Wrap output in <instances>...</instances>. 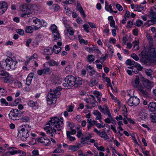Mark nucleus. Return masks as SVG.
I'll return each instance as SVG.
<instances>
[{
    "label": "nucleus",
    "mask_w": 156,
    "mask_h": 156,
    "mask_svg": "<svg viewBox=\"0 0 156 156\" xmlns=\"http://www.w3.org/2000/svg\"><path fill=\"white\" fill-rule=\"evenodd\" d=\"M140 100L135 96L131 97L128 101L127 103L130 106H137L139 104Z\"/></svg>",
    "instance_id": "0eeeda50"
},
{
    "label": "nucleus",
    "mask_w": 156,
    "mask_h": 156,
    "mask_svg": "<svg viewBox=\"0 0 156 156\" xmlns=\"http://www.w3.org/2000/svg\"><path fill=\"white\" fill-rule=\"evenodd\" d=\"M135 7L137 9L136 11L138 12H141L142 10L144 9V7L143 6H141L140 5H136L135 6Z\"/></svg>",
    "instance_id": "37998d69"
},
{
    "label": "nucleus",
    "mask_w": 156,
    "mask_h": 156,
    "mask_svg": "<svg viewBox=\"0 0 156 156\" xmlns=\"http://www.w3.org/2000/svg\"><path fill=\"white\" fill-rule=\"evenodd\" d=\"M32 79L27 78L26 80V84L28 86H29L31 83Z\"/></svg>",
    "instance_id": "6e6d98bb"
},
{
    "label": "nucleus",
    "mask_w": 156,
    "mask_h": 156,
    "mask_svg": "<svg viewBox=\"0 0 156 156\" xmlns=\"http://www.w3.org/2000/svg\"><path fill=\"white\" fill-rule=\"evenodd\" d=\"M137 89L138 92L141 95L144 97H147L148 96V90H149L146 88L142 86L141 87H139Z\"/></svg>",
    "instance_id": "1a4fd4ad"
},
{
    "label": "nucleus",
    "mask_w": 156,
    "mask_h": 156,
    "mask_svg": "<svg viewBox=\"0 0 156 156\" xmlns=\"http://www.w3.org/2000/svg\"><path fill=\"white\" fill-rule=\"evenodd\" d=\"M63 152V151L62 150L60 149H55L53 153H62Z\"/></svg>",
    "instance_id": "e2e57ef3"
},
{
    "label": "nucleus",
    "mask_w": 156,
    "mask_h": 156,
    "mask_svg": "<svg viewBox=\"0 0 156 156\" xmlns=\"http://www.w3.org/2000/svg\"><path fill=\"white\" fill-rule=\"evenodd\" d=\"M28 106L32 107H34L36 109L38 108V105L37 101H34L33 100H30L28 102Z\"/></svg>",
    "instance_id": "2eb2a0df"
},
{
    "label": "nucleus",
    "mask_w": 156,
    "mask_h": 156,
    "mask_svg": "<svg viewBox=\"0 0 156 156\" xmlns=\"http://www.w3.org/2000/svg\"><path fill=\"white\" fill-rule=\"evenodd\" d=\"M140 79L138 76H137L136 77L135 80L133 83V84L134 87L138 88L139 87H141V85L139 84Z\"/></svg>",
    "instance_id": "4468645a"
},
{
    "label": "nucleus",
    "mask_w": 156,
    "mask_h": 156,
    "mask_svg": "<svg viewBox=\"0 0 156 156\" xmlns=\"http://www.w3.org/2000/svg\"><path fill=\"white\" fill-rule=\"evenodd\" d=\"M148 108L151 112L155 111L156 109V103L153 102H150L149 104Z\"/></svg>",
    "instance_id": "dca6fc26"
},
{
    "label": "nucleus",
    "mask_w": 156,
    "mask_h": 156,
    "mask_svg": "<svg viewBox=\"0 0 156 156\" xmlns=\"http://www.w3.org/2000/svg\"><path fill=\"white\" fill-rule=\"evenodd\" d=\"M33 22L35 24H37V26L42 27L43 26L42 22L37 18H36L34 20H33Z\"/></svg>",
    "instance_id": "a878e982"
},
{
    "label": "nucleus",
    "mask_w": 156,
    "mask_h": 156,
    "mask_svg": "<svg viewBox=\"0 0 156 156\" xmlns=\"http://www.w3.org/2000/svg\"><path fill=\"white\" fill-rule=\"evenodd\" d=\"M116 7L119 11H122L123 9L122 7L119 4H117L116 5Z\"/></svg>",
    "instance_id": "3c124183"
},
{
    "label": "nucleus",
    "mask_w": 156,
    "mask_h": 156,
    "mask_svg": "<svg viewBox=\"0 0 156 156\" xmlns=\"http://www.w3.org/2000/svg\"><path fill=\"white\" fill-rule=\"evenodd\" d=\"M32 153L33 155V156H39V154L38 151L36 149H34L32 151Z\"/></svg>",
    "instance_id": "8fccbe9b"
},
{
    "label": "nucleus",
    "mask_w": 156,
    "mask_h": 156,
    "mask_svg": "<svg viewBox=\"0 0 156 156\" xmlns=\"http://www.w3.org/2000/svg\"><path fill=\"white\" fill-rule=\"evenodd\" d=\"M20 8L23 12H30V9L28 8L27 4H23L21 5Z\"/></svg>",
    "instance_id": "ddd939ff"
},
{
    "label": "nucleus",
    "mask_w": 156,
    "mask_h": 156,
    "mask_svg": "<svg viewBox=\"0 0 156 156\" xmlns=\"http://www.w3.org/2000/svg\"><path fill=\"white\" fill-rule=\"evenodd\" d=\"M7 6L5 2L0 3V15H2L7 9Z\"/></svg>",
    "instance_id": "f8f14e48"
},
{
    "label": "nucleus",
    "mask_w": 156,
    "mask_h": 156,
    "mask_svg": "<svg viewBox=\"0 0 156 156\" xmlns=\"http://www.w3.org/2000/svg\"><path fill=\"white\" fill-rule=\"evenodd\" d=\"M65 81V83L63 84V85L66 89H70L73 86L76 87H80L82 83V79L81 78H75L72 75L66 76Z\"/></svg>",
    "instance_id": "f03ea898"
},
{
    "label": "nucleus",
    "mask_w": 156,
    "mask_h": 156,
    "mask_svg": "<svg viewBox=\"0 0 156 156\" xmlns=\"http://www.w3.org/2000/svg\"><path fill=\"white\" fill-rule=\"evenodd\" d=\"M17 136L20 138L21 140L26 141L29 136V133L20 129L18 131Z\"/></svg>",
    "instance_id": "423d86ee"
},
{
    "label": "nucleus",
    "mask_w": 156,
    "mask_h": 156,
    "mask_svg": "<svg viewBox=\"0 0 156 156\" xmlns=\"http://www.w3.org/2000/svg\"><path fill=\"white\" fill-rule=\"evenodd\" d=\"M143 22L141 20H137L135 23V25L137 27H140L143 23Z\"/></svg>",
    "instance_id": "e433bc0d"
},
{
    "label": "nucleus",
    "mask_w": 156,
    "mask_h": 156,
    "mask_svg": "<svg viewBox=\"0 0 156 156\" xmlns=\"http://www.w3.org/2000/svg\"><path fill=\"white\" fill-rule=\"evenodd\" d=\"M69 132L70 133L69 135H74L76 133V130L74 129H71V131H66V135H67V132Z\"/></svg>",
    "instance_id": "13d9d810"
},
{
    "label": "nucleus",
    "mask_w": 156,
    "mask_h": 156,
    "mask_svg": "<svg viewBox=\"0 0 156 156\" xmlns=\"http://www.w3.org/2000/svg\"><path fill=\"white\" fill-rule=\"evenodd\" d=\"M131 69L132 70V71L135 74H136L138 73V71L134 66L131 67Z\"/></svg>",
    "instance_id": "0e129e2a"
},
{
    "label": "nucleus",
    "mask_w": 156,
    "mask_h": 156,
    "mask_svg": "<svg viewBox=\"0 0 156 156\" xmlns=\"http://www.w3.org/2000/svg\"><path fill=\"white\" fill-rule=\"evenodd\" d=\"M88 24L92 28H96V25L93 23L89 22Z\"/></svg>",
    "instance_id": "69168bd1"
},
{
    "label": "nucleus",
    "mask_w": 156,
    "mask_h": 156,
    "mask_svg": "<svg viewBox=\"0 0 156 156\" xmlns=\"http://www.w3.org/2000/svg\"><path fill=\"white\" fill-rule=\"evenodd\" d=\"M148 58L151 61L153 60L154 58H156V51L153 50L150 52Z\"/></svg>",
    "instance_id": "f3484780"
},
{
    "label": "nucleus",
    "mask_w": 156,
    "mask_h": 156,
    "mask_svg": "<svg viewBox=\"0 0 156 156\" xmlns=\"http://www.w3.org/2000/svg\"><path fill=\"white\" fill-rule=\"evenodd\" d=\"M18 153L20 154V155L21 156H24L26 154V153L25 152L19 150H18Z\"/></svg>",
    "instance_id": "052dcab7"
},
{
    "label": "nucleus",
    "mask_w": 156,
    "mask_h": 156,
    "mask_svg": "<svg viewBox=\"0 0 156 156\" xmlns=\"http://www.w3.org/2000/svg\"><path fill=\"white\" fill-rule=\"evenodd\" d=\"M126 63L128 65H133L135 64V62L130 59H128L126 61Z\"/></svg>",
    "instance_id": "72a5a7b5"
},
{
    "label": "nucleus",
    "mask_w": 156,
    "mask_h": 156,
    "mask_svg": "<svg viewBox=\"0 0 156 156\" xmlns=\"http://www.w3.org/2000/svg\"><path fill=\"white\" fill-rule=\"evenodd\" d=\"M24 13L22 14L21 15V17H23L24 16L26 15H27L28 17H31L32 16V14L30 12H23Z\"/></svg>",
    "instance_id": "ea45409f"
},
{
    "label": "nucleus",
    "mask_w": 156,
    "mask_h": 156,
    "mask_svg": "<svg viewBox=\"0 0 156 156\" xmlns=\"http://www.w3.org/2000/svg\"><path fill=\"white\" fill-rule=\"evenodd\" d=\"M49 64L50 66H59V63L56 62L53 59L50 60L48 62H47Z\"/></svg>",
    "instance_id": "6ab92c4d"
},
{
    "label": "nucleus",
    "mask_w": 156,
    "mask_h": 156,
    "mask_svg": "<svg viewBox=\"0 0 156 156\" xmlns=\"http://www.w3.org/2000/svg\"><path fill=\"white\" fill-rule=\"evenodd\" d=\"M0 75L3 76V77H11L9 73L4 71H2L1 72Z\"/></svg>",
    "instance_id": "2f4dec72"
},
{
    "label": "nucleus",
    "mask_w": 156,
    "mask_h": 156,
    "mask_svg": "<svg viewBox=\"0 0 156 156\" xmlns=\"http://www.w3.org/2000/svg\"><path fill=\"white\" fill-rule=\"evenodd\" d=\"M1 103L3 104H5L6 106L8 105V103L6 100L4 98H2L0 100Z\"/></svg>",
    "instance_id": "4d7b16f0"
},
{
    "label": "nucleus",
    "mask_w": 156,
    "mask_h": 156,
    "mask_svg": "<svg viewBox=\"0 0 156 156\" xmlns=\"http://www.w3.org/2000/svg\"><path fill=\"white\" fill-rule=\"evenodd\" d=\"M70 133L69 132H67V136L68 139L70 141H74L76 140L75 137L73 136L72 135H69Z\"/></svg>",
    "instance_id": "c756f323"
},
{
    "label": "nucleus",
    "mask_w": 156,
    "mask_h": 156,
    "mask_svg": "<svg viewBox=\"0 0 156 156\" xmlns=\"http://www.w3.org/2000/svg\"><path fill=\"white\" fill-rule=\"evenodd\" d=\"M93 113L94 115L97 116L95 118L96 120H100L101 119V115L98 111L94 110Z\"/></svg>",
    "instance_id": "aec40b11"
},
{
    "label": "nucleus",
    "mask_w": 156,
    "mask_h": 156,
    "mask_svg": "<svg viewBox=\"0 0 156 156\" xmlns=\"http://www.w3.org/2000/svg\"><path fill=\"white\" fill-rule=\"evenodd\" d=\"M36 139L35 138H32L31 140L29 142L28 144L30 145H34L36 144Z\"/></svg>",
    "instance_id": "79ce46f5"
},
{
    "label": "nucleus",
    "mask_w": 156,
    "mask_h": 156,
    "mask_svg": "<svg viewBox=\"0 0 156 156\" xmlns=\"http://www.w3.org/2000/svg\"><path fill=\"white\" fill-rule=\"evenodd\" d=\"M17 33L21 35H23L24 34V31L22 29H19L16 30Z\"/></svg>",
    "instance_id": "de8ad7c7"
},
{
    "label": "nucleus",
    "mask_w": 156,
    "mask_h": 156,
    "mask_svg": "<svg viewBox=\"0 0 156 156\" xmlns=\"http://www.w3.org/2000/svg\"><path fill=\"white\" fill-rule=\"evenodd\" d=\"M44 74H48L51 71L49 67H47L42 69Z\"/></svg>",
    "instance_id": "58836bf2"
},
{
    "label": "nucleus",
    "mask_w": 156,
    "mask_h": 156,
    "mask_svg": "<svg viewBox=\"0 0 156 156\" xmlns=\"http://www.w3.org/2000/svg\"><path fill=\"white\" fill-rule=\"evenodd\" d=\"M133 24V21L131 22L130 21H129L127 23V25L126 26V27L127 28H131Z\"/></svg>",
    "instance_id": "603ef678"
},
{
    "label": "nucleus",
    "mask_w": 156,
    "mask_h": 156,
    "mask_svg": "<svg viewBox=\"0 0 156 156\" xmlns=\"http://www.w3.org/2000/svg\"><path fill=\"white\" fill-rule=\"evenodd\" d=\"M83 27L84 29V30L87 32V33H88L89 31L88 30L89 28V26L87 24H84L83 25Z\"/></svg>",
    "instance_id": "864d4df0"
},
{
    "label": "nucleus",
    "mask_w": 156,
    "mask_h": 156,
    "mask_svg": "<svg viewBox=\"0 0 156 156\" xmlns=\"http://www.w3.org/2000/svg\"><path fill=\"white\" fill-rule=\"evenodd\" d=\"M93 94L95 95L96 96H101V95L102 94L101 93H100L99 92H98L97 91H96V90L94 91L93 92Z\"/></svg>",
    "instance_id": "680f3d73"
},
{
    "label": "nucleus",
    "mask_w": 156,
    "mask_h": 156,
    "mask_svg": "<svg viewBox=\"0 0 156 156\" xmlns=\"http://www.w3.org/2000/svg\"><path fill=\"white\" fill-rule=\"evenodd\" d=\"M145 72L147 75L149 76L151 79L153 78L154 77V73L152 70L151 69H146L145 70Z\"/></svg>",
    "instance_id": "412c9836"
},
{
    "label": "nucleus",
    "mask_w": 156,
    "mask_h": 156,
    "mask_svg": "<svg viewBox=\"0 0 156 156\" xmlns=\"http://www.w3.org/2000/svg\"><path fill=\"white\" fill-rule=\"evenodd\" d=\"M75 0H66V1L63 2V3L65 4H71L74 2Z\"/></svg>",
    "instance_id": "49530a36"
},
{
    "label": "nucleus",
    "mask_w": 156,
    "mask_h": 156,
    "mask_svg": "<svg viewBox=\"0 0 156 156\" xmlns=\"http://www.w3.org/2000/svg\"><path fill=\"white\" fill-rule=\"evenodd\" d=\"M98 81L96 78H91L90 80V83H88V84L91 87L95 85L98 83Z\"/></svg>",
    "instance_id": "a211bd4d"
},
{
    "label": "nucleus",
    "mask_w": 156,
    "mask_h": 156,
    "mask_svg": "<svg viewBox=\"0 0 156 156\" xmlns=\"http://www.w3.org/2000/svg\"><path fill=\"white\" fill-rule=\"evenodd\" d=\"M77 10L79 11L81 14L84 17H86V14H85L82 8L81 9H77Z\"/></svg>",
    "instance_id": "09e8293b"
},
{
    "label": "nucleus",
    "mask_w": 156,
    "mask_h": 156,
    "mask_svg": "<svg viewBox=\"0 0 156 156\" xmlns=\"http://www.w3.org/2000/svg\"><path fill=\"white\" fill-rule=\"evenodd\" d=\"M34 31L33 27L30 26H27L25 28V32L27 33H31Z\"/></svg>",
    "instance_id": "cd10ccee"
},
{
    "label": "nucleus",
    "mask_w": 156,
    "mask_h": 156,
    "mask_svg": "<svg viewBox=\"0 0 156 156\" xmlns=\"http://www.w3.org/2000/svg\"><path fill=\"white\" fill-rule=\"evenodd\" d=\"M78 147L76 146V145H70L69 147V150L72 151L73 152L76 151Z\"/></svg>",
    "instance_id": "c85d7f7f"
},
{
    "label": "nucleus",
    "mask_w": 156,
    "mask_h": 156,
    "mask_svg": "<svg viewBox=\"0 0 156 156\" xmlns=\"http://www.w3.org/2000/svg\"><path fill=\"white\" fill-rule=\"evenodd\" d=\"M137 71H141L142 69V67L141 65L137 63H136L135 65L134 66Z\"/></svg>",
    "instance_id": "a19ab883"
},
{
    "label": "nucleus",
    "mask_w": 156,
    "mask_h": 156,
    "mask_svg": "<svg viewBox=\"0 0 156 156\" xmlns=\"http://www.w3.org/2000/svg\"><path fill=\"white\" fill-rule=\"evenodd\" d=\"M60 88L56 87L53 91H50L47 95V101L49 104H55L57 98L59 97L60 94V92L61 90Z\"/></svg>",
    "instance_id": "20e7f679"
},
{
    "label": "nucleus",
    "mask_w": 156,
    "mask_h": 156,
    "mask_svg": "<svg viewBox=\"0 0 156 156\" xmlns=\"http://www.w3.org/2000/svg\"><path fill=\"white\" fill-rule=\"evenodd\" d=\"M65 9L66 10V14L67 15H70L71 14L72 12L70 9L68 8L66 6L65 7Z\"/></svg>",
    "instance_id": "c03bdc74"
},
{
    "label": "nucleus",
    "mask_w": 156,
    "mask_h": 156,
    "mask_svg": "<svg viewBox=\"0 0 156 156\" xmlns=\"http://www.w3.org/2000/svg\"><path fill=\"white\" fill-rule=\"evenodd\" d=\"M19 111L17 109H16L11 110L9 114V119L13 120L19 119L20 115H21Z\"/></svg>",
    "instance_id": "39448f33"
},
{
    "label": "nucleus",
    "mask_w": 156,
    "mask_h": 156,
    "mask_svg": "<svg viewBox=\"0 0 156 156\" xmlns=\"http://www.w3.org/2000/svg\"><path fill=\"white\" fill-rule=\"evenodd\" d=\"M151 118L152 121L156 123V114L152 113L151 115Z\"/></svg>",
    "instance_id": "c9c22d12"
},
{
    "label": "nucleus",
    "mask_w": 156,
    "mask_h": 156,
    "mask_svg": "<svg viewBox=\"0 0 156 156\" xmlns=\"http://www.w3.org/2000/svg\"><path fill=\"white\" fill-rule=\"evenodd\" d=\"M17 63L15 59L9 57L5 60L0 62V65L2 68L7 70H9L11 69L14 70L16 68V65Z\"/></svg>",
    "instance_id": "7ed1b4c3"
},
{
    "label": "nucleus",
    "mask_w": 156,
    "mask_h": 156,
    "mask_svg": "<svg viewBox=\"0 0 156 156\" xmlns=\"http://www.w3.org/2000/svg\"><path fill=\"white\" fill-rule=\"evenodd\" d=\"M98 135L101 137L104 138L105 140H107L108 138V136L104 131L100 132Z\"/></svg>",
    "instance_id": "b1692460"
},
{
    "label": "nucleus",
    "mask_w": 156,
    "mask_h": 156,
    "mask_svg": "<svg viewBox=\"0 0 156 156\" xmlns=\"http://www.w3.org/2000/svg\"><path fill=\"white\" fill-rule=\"evenodd\" d=\"M108 7V9H109V11H108L110 13H112V12H114L115 13H117V11H113V10L112 9V6L111 5H109Z\"/></svg>",
    "instance_id": "5fc2aeb1"
},
{
    "label": "nucleus",
    "mask_w": 156,
    "mask_h": 156,
    "mask_svg": "<svg viewBox=\"0 0 156 156\" xmlns=\"http://www.w3.org/2000/svg\"><path fill=\"white\" fill-rule=\"evenodd\" d=\"M61 48L55 45L53 47V50L55 53L57 54L61 51Z\"/></svg>",
    "instance_id": "5701e85b"
},
{
    "label": "nucleus",
    "mask_w": 156,
    "mask_h": 156,
    "mask_svg": "<svg viewBox=\"0 0 156 156\" xmlns=\"http://www.w3.org/2000/svg\"><path fill=\"white\" fill-rule=\"evenodd\" d=\"M45 125L44 129L52 137L56 133V130H61V127L63 126V119L61 118L53 117Z\"/></svg>",
    "instance_id": "f257e3e1"
},
{
    "label": "nucleus",
    "mask_w": 156,
    "mask_h": 156,
    "mask_svg": "<svg viewBox=\"0 0 156 156\" xmlns=\"http://www.w3.org/2000/svg\"><path fill=\"white\" fill-rule=\"evenodd\" d=\"M66 28L70 35L72 36L74 34V31L72 28L70 27L69 25L66 26Z\"/></svg>",
    "instance_id": "393cba45"
},
{
    "label": "nucleus",
    "mask_w": 156,
    "mask_h": 156,
    "mask_svg": "<svg viewBox=\"0 0 156 156\" xmlns=\"http://www.w3.org/2000/svg\"><path fill=\"white\" fill-rule=\"evenodd\" d=\"M95 57L93 55H89L88 56V62H91L94 61V60Z\"/></svg>",
    "instance_id": "473e14b6"
},
{
    "label": "nucleus",
    "mask_w": 156,
    "mask_h": 156,
    "mask_svg": "<svg viewBox=\"0 0 156 156\" xmlns=\"http://www.w3.org/2000/svg\"><path fill=\"white\" fill-rule=\"evenodd\" d=\"M143 84L144 87L148 90L150 89L154 86L153 83L147 79H144Z\"/></svg>",
    "instance_id": "9b49d317"
},
{
    "label": "nucleus",
    "mask_w": 156,
    "mask_h": 156,
    "mask_svg": "<svg viewBox=\"0 0 156 156\" xmlns=\"http://www.w3.org/2000/svg\"><path fill=\"white\" fill-rule=\"evenodd\" d=\"M51 29L52 31L53 34L54 36V40L59 39L60 38L59 33L57 30V26L55 24H53L51 26Z\"/></svg>",
    "instance_id": "6e6552de"
},
{
    "label": "nucleus",
    "mask_w": 156,
    "mask_h": 156,
    "mask_svg": "<svg viewBox=\"0 0 156 156\" xmlns=\"http://www.w3.org/2000/svg\"><path fill=\"white\" fill-rule=\"evenodd\" d=\"M11 77H2L1 78V80L5 83L10 82Z\"/></svg>",
    "instance_id": "7c9ffc66"
},
{
    "label": "nucleus",
    "mask_w": 156,
    "mask_h": 156,
    "mask_svg": "<svg viewBox=\"0 0 156 156\" xmlns=\"http://www.w3.org/2000/svg\"><path fill=\"white\" fill-rule=\"evenodd\" d=\"M131 57L134 59L136 61H138L139 59V58L135 53H133L131 55Z\"/></svg>",
    "instance_id": "a18cd8bd"
},
{
    "label": "nucleus",
    "mask_w": 156,
    "mask_h": 156,
    "mask_svg": "<svg viewBox=\"0 0 156 156\" xmlns=\"http://www.w3.org/2000/svg\"><path fill=\"white\" fill-rule=\"evenodd\" d=\"M62 21L63 23L64 24L65 27H66V26H69V25L67 24V20L65 18L63 17L62 19Z\"/></svg>",
    "instance_id": "bf43d9fd"
},
{
    "label": "nucleus",
    "mask_w": 156,
    "mask_h": 156,
    "mask_svg": "<svg viewBox=\"0 0 156 156\" xmlns=\"http://www.w3.org/2000/svg\"><path fill=\"white\" fill-rule=\"evenodd\" d=\"M149 18H156V14L155 13L154 14H151L149 15Z\"/></svg>",
    "instance_id": "774afa93"
},
{
    "label": "nucleus",
    "mask_w": 156,
    "mask_h": 156,
    "mask_svg": "<svg viewBox=\"0 0 156 156\" xmlns=\"http://www.w3.org/2000/svg\"><path fill=\"white\" fill-rule=\"evenodd\" d=\"M37 141L41 142L44 145L48 146L51 144V141L49 139L46 137H41L37 139Z\"/></svg>",
    "instance_id": "9d476101"
},
{
    "label": "nucleus",
    "mask_w": 156,
    "mask_h": 156,
    "mask_svg": "<svg viewBox=\"0 0 156 156\" xmlns=\"http://www.w3.org/2000/svg\"><path fill=\"white\" fill-rule=\"evenodd\" d=\"M69 109L67 111L70 112H72L73 111V109L74 108V106L72 105H69Z\"/></svg>",
    "instance_id": "338daca9"
},
{
    "label": "nucleus",
    "mask_w": 156,
    "mask_h": 156,
    "mask_svg": "<svg viewBox=\"0 0 156 156\" xmlns=\"http://www.w3.org/2000/svg\"><path fill=\"white\" fill-rule=\"evenodd\" d=\"M37 57V55L36 54H34L32 55L29 58V60L27 61V62H26V64L27 65L28 64V62H30V61L33 59Z\"/></svg>",
    "instance_id": "4c0bfd02"
},
{
    "label": "nucleus",
    "mask_w": 156,
    "mask_h": 156,
    "mask_svg": "<svg viewBox=\"0 0 156 156\" xmlns=\"http://www.w3.org/2000/svg\"><path fill=\"white\" fill-rule=\"evenodd\" d=\"M20 116L22 117L20 119L23 122H27L29 121L30 120V117L28 116Z\"/></svg>",
    "instance_id": "bb28decb"
},
{
    "label": "nucleus",
    "mask_w": 156,
    "mask_h": 156,
    "mask_svg": "<svg viewBox=\"0 0 156 156\" xmlns=\"http://www.w3.org/2000/svg\"><path fill=\"white\" fill-rule=\"evenodd\" d=\"M22 127H23L20 129L21 130L24 131H26L28 132V133L31 130L30 126L27 124L25 125H23L22 126Z\"/></svg>",
    "instance_id": "4be33fe9"
},
{
    "label": "nucleus",
    "mask_w": 156,
    "mask_h": 156,
    "mask_svg": "<svg viewBox=\"0 0 156 156\" xmlns=\"http://www.w3.org/2000/svg\"><path fill=\"white\" fill-rule=\"evenodd\" d=\"M151 19L150 20H148L147 22L148 25H151L155 24L156 21V18H151Z\"/></svg>",
    "instance_id": "f704fd0d"
}]
</instances>
